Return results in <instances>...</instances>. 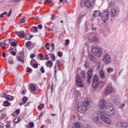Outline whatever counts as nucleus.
Returning <instances> with one entry per match:
<instances>
[{
  "label": "nucleus",
  "mask_w": 128,
  "mask_h": 128,
  "mask_svg": "<svg viewBox=\"0 0 128 128\" xmlns=\"http://www.w3.org/2000/svg\"><path fill=\"white\" fill-rule=\"evenodd\" d=\"M106 112L109 114H107L104 110L100 112V116L102 120L107 124H110L111 122V120L110 118H108L109 116H112L114 114L113 108L112 106L108 107L106 110Z\"/></svg>",
  "instance_id": "1"
},
{
  "label": "nucleus",
  "mask_w": 128,
  "mask_h": 128,
  "mask_svg": "<svg viewBox=\"0 0 128 128\" xmlns=\"http://www.w3.org/2000/svg\"><path fill=\"white\" fill-rule=\"evenodd\" d=\"M86 73L85 72L82 71L80 73V76L77 74L76 78V85L79 87H83L84 85L83 79L86 76Z\"/></svg>",
  "instance_id": "3"
},
{
  "label": "nucleus",
  "mask_w": 128,
  "mask_h": 128,
  "mask_svg": "<svg viewBox=\"0 0 128 128\" xmlns=\"http://www.w3.org/2000/svg\"><path fill=\"white\" fill-rule=\"evenodd\" d=\"M30 88L31 90V91H30L31 92L34 94H36L34 92L36 90V88L33 85H31L30 86Z\"/></svg>",
  "instance_id": "20"
},
{
  "label": "nucleus",
  "mask_w": 128,
  "mask_h": 128,
  "mask_svg": "<svg viewBox=\"0 0 128 128\" xmlns=\"http://www.w3.org/2000/svg\"><path fill=\"white\" fill-rule=\"evenodd\" d=\"M92 52L94 55L98 57L101 56L102 54V49L98 46L93 48L92 49Z\"/></svg>",
  "instance_id": "5"
},
{
  "label": "nucleus",
  "mask_w": 128,
  "mask_h": 128,
  "mask_svg": "<svg viewBox=\"0 0 128 128\" xmlns=\"http://www.w3.org/2000/svg\"><path fill=\"white\" fill-rule=\"evenodd\" d=\"M114 90L113 88L111 85H109L106 88V90L105 91L104 94L107 95L108 94H109L112 92Z\"/></svg>",
  "instance_id": "12"
},
{
  "label": "nucleus",
  "mask_w": 128,
  "mask_h": 128,
  "mask_svg": "<svg viewBox=\"0 0 128 128\" xmlns=\"http://www.w3.org/2000/svg\"><path fill=\"white\" fill-rule=\"evenodd\" d=\"M49 43L48 42H47L45 45V47H47L48 45H49Z\"/></svg>",
  "instance_id": "64"
},
{
  "label": "nucleus",
  "mask_w": 128,
  "mask_h": 128,
  "mask_svg": "<svg viewBox=\"0 0 128 128\" xmlns=\"http://www.w3.org/2000/svg\"><path fill=\"white\" fill-rule=\"evenodd\" d=\"M11 122L10 121H7L6 122V127L7 128H10V124Z\"/></svg>",
  "instance_id": "31"
},
{
  "label": "nucleus",
  "mask_w": 128,
  "mask_h": 128,
  "mask_svg": "<svg viewBox=\"0 0 128 128\" xmlns=\"http://www.w3.org/2000/svg\"><path fill=\"white\" fill-rule=\"evenodd\" d=\"M92 102L88 98H86L84 100V104L82 102H79L78 106V110L82 113H84L87 110L86 107L90 108L92 106Z\"/></svg>",
  "instance_id": "2"
},
{
  "label": "nucleus",
  "mask_w": 128,
  "mask_h": 128,
  "mask_svg": "<svg viewBox=\"0 0 128 128\" xmlns=\"http://www.w3.org/2000/svg\"><path fill=\"white\" fill-rule=\"evenodd\" d=\"M38 55L40 57V60H42L44 59V56L42 54L40 53Z\"/></svg>",
  "instance_id": "30"
},
{
  "label": "nucleus",
  "mask_w": 128,
  "mask_h": 128,
  "mask_svg": "<svg viewBox=\"0 0 128 128\" xmlns=\"http://www.w3.org/2000/svg\"><path fill=\"white\" fill-rule=\"evenodd\" d=\"M20 110L18 109L16 110L15 112H16L17 115H18L20 113Z\"/></svg>",
  "instance_id": "54"
},
{
  "label": "nucleus",
  "mask_w": 128,
  "mask_h": 128,
  "mask_svg": "<svg viewBox=\"0 0 128 128\" xmlns=\"http://www.w3.org/2000/svg\"><path fill=\"white\" fill-rule=\"evenodd\" d=\"M45 56L46 57L44 58L45 59L47 60H48L49 59V58L47 57L48 56V55H46Z\"/></svg>",
  "instance_id": "60"
},
{
  "label": "nucleus",
  "mask_w": 128,
  "mask_h": 128,
  "mask_svg": "<svg viewBox=\"0 0 128 128\" xmlns=\"http://www.w3.org/2000/svg\"><path fill=\"white\" fill-rule=\"evenodd\" d=\"M29 125L31 128H32L34 126V124L32 122H30L29 124Z\"/></svg>",
  "instance_id": "47"
},
{
  "label": "nucleus",
  "mask_w": 128,
  "mask_h": 128,
  "mask_svg": "<svg viewBox=\"0 0 128 128\" xmlns=\"http://www.w3.org/2000/svg\"><path fill=\"white\" fill-rule=\"evenodd\" d=\"M69 40H68L67 39L65 41V45L66 46L67 45L69 44Z\"/></svg>",
  "instance_id": "43"
},
{
  "label": "nucleus",
  "mask_w": 128,
  "mask_h": 128,
  "mask_svg": "<svg viewBox=\"0 0 128 128\" xmlns=\"http://www.w3.org/2000/svg\"><path fill=\"white\" fill-rule=\"evenodd\" d=\"M8 100L12 101L14 100V98L13 96H11L10 95L6 96H4Z\"/></svg>",
  "instance_id": "21"
},
{
  "label": "nucleus",
  "mask_w": 128,
  "mask_h": 128,
  "mask_svg": "<svg viewBox=\"0 0 128 128\" xmlns=\"http://www.w3.org/2000/svg\"><path fill=\"white\" fill-rule=\"evenodd\" d=\"M122 126L124 128H128V124L127 123L122 124Z\"/></svg>",
  "instance_id": "27"
},
{
  "label": "nucleus",
  "mask_w": 128,
  "mask_h": 128,
  "mask_svg": "<svg viewBox=\"0 0 128 128\" xmlns=\"http://www.w3.org/2000/svg\"><path fill=\"white\" fill-rule=\"evenodd\" d=\"M5 52H3L2 54V55L3 56L4 58L6 56V54H5Z\"/></svg>",
  "instance_id": "61"
},
{
  "label": "nucleus",
  "mask_w": 128,
  "mask_h": 128,
  "mask_svg": "<svg viewBox=\"0 0 128 128\" xmlns=\"http://www.w3.org/2000/svg\"><path fill=\"white\" fill-rule=\"evenodd\" d=\"M99 72L100 76L103 79L106 78V77L104 73L103 69H101L100 70Z\"/></svg>",
  "instance_id": "17"
},
{
  "label": "nucleus",
  "mask_w": 128,
  "mask_h": 128,
  "mask_svg": "<svg viewBox=\"0 0 128 128\" xmlns=\"http://www.w3.org/2000/svg\"><path fill=\"white\" fill-rule=\"evenodd\" d=\"M53 84H52L51 86V92L52 93V92L53 91V90H54V86H53Z\"/></svg>",
  "instance_id": "42"
},
{
  "label": "nucleus",
  "mask_w": 128,
  "mask_h": 128,
  "mask_svg": "<svg viewBox=\"0 0 128 128\" xmlns=\"http://www.w3.org/2000/svg\"><path fill=\"white\" fill-rule=\"evenodd\" d=\"M28 100V98L27 97L24 96L22 100L23 102L25 103L27 102Z\"/></svg>",
  "instance_id": "33"
},
{
  "label": "nucleus",
  "mask_w": 128,
  "mask_h": 128,
  "mask_svg": "<svg viewBox=\"0 0 128 128\" xmlns=\"http://www.w3.org/2000/svg\"><path fill=\"white\" fill-rule=\"evenodd\" d=\"M100 82L99 77L97 76H94L92 85L94 88H96L99 86Z\"/></svg>",
  "instance_id": "6"
},
{
  "label": "nucleus",
  "mask_w": 128,
  "mask_h": 128,
  "mask_svg": "<svg viewBox=\"0 0 128 128\" xmlns=\"http://www.w3.org/2000/svg\"><path fill=\"white\" fill-rule=\"evenodd\" d=\"M32 70L31 69L28 67L27 68V72H29Z\"/></svg>",
  "instance_id": "55"
},
{
  "label": "nucleus",
  "mask_w": 128,
  "mask_h": 128,
  "mask_svg": "<svg viewBox=\"0 0 128 128\" xmlns=\"http://www.w3.org/2000/svg\"><path fill=\"white\" fill-rule=\"evenodd\" d=\"M85 66L86 68L88 67L89 66V64L88 62H86L85 63Z\"/></svg>",
  "instance_id": "53"
},
{
  "label": "nucleus",
  "mask_w": 128,
  "mask_h": 128,
  "mask_svg": "<svg viewBox=\"0 0 128 128\" xmlns=\"http://www.w3.org/2000/svg\"><path fill=\"white\" fill-rule=\"evenodd\" d=\"M46 64L47 66L51 67L52 66L53 64L51 60H49L46 63Z\"/></svg>",
  "instance_id": "22"
},
{
  "label": "nucleus",
  "mask_w": 128,
  "mask_h": 128,
  "mask_svg": "<svg viewBox=\"0 0 128 128\" xmlns=\"http://www.w3.org/2000/svg\"><path fill=\"white\" fill-rule=\"evenodd\" d=\"M8 62L10 64H13L14 60L13 59L11 58H10L8 59Z\"/></svg>",
  "instance_id": "26"
},
{
  "label": "nucleus",
  "mask_w": 128,
  "mask_h": 128,
  "mask_svg": "<svg viewBox=\"0 0 128 128\" xmlns=\"http://www.w3.org/2000/svg\"><path fill=\"white\" fill-rule=\"evenodd\" d=\"M104 62L106 64H108L111 62L110 57L109 55L106 54L104 56L102 59Z\"/></svg>",
  "instance_id": "8"
},
{
  "label": "nucleus",
  "mask_w": 128,
  "mask_h": 128,
  "mask_svg": "<svg viewBox=\"0 0 128 128\" xmlns=\"http://www.w3.org/2000/svg\"><path fill=\"white\" fill-rule=\"evenodd\" d=\"M111 14L112 16H116L118 14V11L114 9L111 10Z\"/></svg>",
  "instance_id": "19"
},
{
  "label": "nucleus",
  "mask_w": 128,
  "mask_h": 128,
  "mask_svg": "<svg viewBox=\"0 0 128 128\" xmlns=\"http://www.w3.org/2000/svg\"><path fill=\"white\" fill-rule=\"evenodd\" d=\"M106 102L104 99L100 100L98 103V107L101 109H104L106 108Z\"/></svg>",
  "instance_id": "9"
},
{
  "label": "nucleus",
  "mask_w": 128,
  "mask_h": 128,
  "mask_svg": "<svg viewBox=\"0 0 128 128\" xmlns=\"http://www.w3.org/2000/svg\"><path fill=\"white\" fill-rule=\"evenodd\" d=\"M56 63L57 65L58 66H60L61 65L60 64V62L59 60H58L56 61Z\"/></svg>",
  "instance_id": "41"
},
{
  "label": "nucleus",
  "mask_w": 128,
  "mask_h": 128,
  "mask_svg": "<svg viewBox=\"0 0 128 128\" xmlns=\"http://www.w3.org/2000/svg\"><path fill=\"white\" fill-rule=\"evenodd\" d=\"M26 38L28 40H30V35L29 34H27L26 36Z\"/></svg>",
  "instance_id": "37"
},
{
  "label": "nucleus",
  "mask_w": 128,
  "mask_h": 128,
  "mask_svg": "<svg viewBox=\"0 0 128 128\" xmlns=\"http://www.w3.org/2000/svg\"><path fill=\"white\" fill-rule=\"evenodd\" d=\"M10 103L8 101H6L4 102L3 105L5 106H8L10 105Z\"/></svg>",
  "instance_id": "23"
},
{
  "label": "nucleus",
  "mask_w": 128,
  "mask_h": 128,
  "mask_svg": "<svg viewBox=\"0 0 128 128\" xmlns=\"http://www.w3.org/2000/svg\"><path fill=\"white\" fill-rule=\"evenodd\" d=\"M16 44L15 42H13L11 43V46H16Z\"/></svg>",
  "instance_id": "57"
},
{
  "label": "nucleus",
  "mask_w": 128,
  "mask_h": 128,
  "mask_svg": "<svg viewBox=\"0 0 128 128\" xmlns=\"http://www.w3.org/2000/svg\"><path fill=\"white\" fill-rule=\"evenodd\" d=\"M35 56V55L34 54H31L30 55V58H33Z\"/></svg>",
  "instance_id": "52"
},
{
  "label": "nucleus",
  "mask_w": 128,
  "mask_h": 128,
  "mask_svg": "<svg viewBox=\"0 0 128 128\" xmlns=\"http://www.w3.org/2000/svg\"><path fill=\"white\" fill-rule=\"evenodd\" d=\"M58 55L59 57H61L62 56V52L60 51H59L58 52Z\"/></svg>",
  "instance_id": "38"
},
{
  "label": "nucleus",
  "mask_w": 128,
  "mask_h": 128,
  "mask_svg": "<svg viewBox=\"0 0 128 128\" xmlns=\"http://www.w3.org/2000/svg\"><path fill=\"white\" fill-rule=\"evenodd\" d=\"M6 45V44L5 43V41H4L3 42H0V46H2V47L3 49L5 48V46Z\"/></svg>",
  "instance_id": "24"
},
{
  "label": "nucleus",
  "mask_w": 128,
  "mask_h": 128,
  "mask_svg": "<svg viewBox=\"0 0 128 128\" xmlns=\"http://www.w3.org/2000/svg\"><path fill=\"white\" fill-rule=\"evenodd\" d=\"M101 15V13L99 10H95L94 11V13L92 15V17H95L100 16Z\"/></svg>",
  "instance_id": "18"
},
{
  "label": "nucleus",
  "mask_w": 128,
  "mask_h": 128,
  "mask_svg": "<svg viewBox=\"0 0 128 128\" xmlns=\"http://www.w3.org/2000/svg\"><path fill=\"white\" fill-rule=\"evenodd\" d=\"M31 42L30 41H28L26 43V45L28 46H30Z\"/></svg>",
  "instance_id": "39"
},
{
  "label": "nucleus",
  "mask_w": 128,
  "mask_h": 128,
  "mask_svg": "<svg viewBox=\"0 0 128 128\" xmlns=\"http://www.w3.org/2000/svg\"><path fill=\"white\" fill-rule=\"evenodd\" d=\"M6 116L4 114H2L1 116V119H2L5 118Z\"/></svg>",
  "instance_id": "51"
},
{
  "label": "nucleus",
  "mask_w": 128,
  "mask_h": 128,
  "mask_svg": "<svg viewBox=\"0 0 128 128\" xmlns=\"http://www.w3.org/2000/svg\"><path fill=\"white\" fill-rule=\"evenodd\" d=\"M56 16L54 15H52V17L51 18V20H55L56 19Z\"/></svg>",
  "instance_id": "48"
},
{
  "label": "nucleus",
  "mask_w": 128,
  "mask_h": 128,
  "mask_svg": "<svg viewBox=\"0 0 128 128\" xmlns=\"http://www.w3.org/2000/svg\"><path fill=\"white\" fill-rule=\"evenodd\" d=\"M11 53L12 55L15 56L16 54V52L14 51H11Z\"/></svg>",
  "instance_id": "50"
},
{
  "label": "nucleus",
  "mask_w": 128,
  "mask_h": 128,
  "mask_svg": "<svg viewBox=\"0 0 128 128\" xmlns=\"http://www.w3.org/2000/svg\"><path fill=\"white\" fill-rule=\"evenodd\" d=\"M94 3V0H82L80 5L82 6H85L90 10L93 8Z\"/></svg>",
  "instance_id": "4"
},
{
  "label": "nucleus",
  "mask_w": 128,
  "mask_h": 128,
  "mask_svg": "<svg viewBox=\"0 0 128 128\" xmlns=\"http://www.w3.org/2000/svg\"><path fill=\"white\" fill-rule=\"evenodd\" d=\"M93 121L96 123H98L100 122V120L99 117L97 115L96 116L94 115L92 117Z\"/></svg>",
  "instance_id": "14"
},
{
  "label": "nucleus",
  "mask_w": 128,
  "mask_h": 128,
  "mask_svg": "<svg viewBox=\"0 0 128 128\" xmlns=\"http://www.w3.org/2000/svg\"><path fill=\"white\" fill-rule=\"evenodd\" d=\"M50 54L51 55H52V56L51 58L52 59V61H54L55 60V57L54 55L52 54Z\"/></svg>",
  "instance_id": "34"
},
{
  "label": "nucleus",
  "mask_w": 128,
  "mask_h": 128,
  "mask_svg": "<svg viewBox=\"0 0 128 128\" xmlns=\"http://www.w3.org/2000/svg\"><path fill=\"white\" fill-rule=\"evenodd\" d=\"M92 27H91V29H92L93 30H94L95 31H96V27H94L93 26V25L92 24Z\"/></svg>",
  "instance_id": "49"
},
{
  "label": "nucleus",
  "mask_w": 128,
  "mask_h": 128,
  "mask_svg": "<svg viewBox=\"0 0 128 128\" xmlns=\"http://www.w3.org/2000/svg\"><path fill=\"white\" fill-rule=\"evenodd\" d=\"M36 19V20H38L39 19V17L38 16H36L35 17Z\"/></svg>",
  "instance_id": "62"
},
{
  "label": "nucleus",
  "mask_w": 128,
  "mask_h": 128,
  "mask_svg": "<svg viewBox=\"0 0 128 128\" xmlns=\"http://www.w3.org/2000/svg\"><path fill=\"white\" fill-rule=\"evenodd\" d=\"M54 44L53 43H52L51 44V47L52 50H54Z\"/></svg>",
  "instance_id": "44"
},
{
  "label": "nucleus",
  "mask_w": 128,
  "mask_h": 128,
  "mask_svg": "<svg viewBox=\"0 0 128 128\" xmlns=\"http://www.w3.org/2000/svg\"><path fill=\"white\" fill-rule=\"evenodd\" d=\"M124 106L125 104H122L120 107V108L122 109V108L123 107H124Z\"/></svg>",
  "instance_id": "59"
},
{
  "label": "nucleus",
  "mask_w": 128,
  "mask_h": 128,
  "mask_svg": "<svg viewBox=\"0 0 128 128\" xmlns=\"http://www.w3.org/2000/svg\"><path fill=\"white\" fill-rule=\"evenodd\" d=\"M15 33L20 38H24V37L25 33L24 31H21L18 32L15 31Z\"/></svg>",
  "instance_id": "13"
},
{
  "label": "nucleus",
  "mask_w": 128,
  "mask_h": 128,
  "mask_svg": "<svg viewBox=\"0 0 128 128\" xmlns=\"http://www.w3.org/2000/svg\"><path fill=\"white\" fill-rule=\"evenodd\" d=\"M24 52L22 50L19 52L18 56L16 57L18 60L23 64L24 62Z\"/></svg>",
  "instance_id": "7"
},
{
  "label": "nucleus",
  "mask_w": 128,
  "mask_h": 128,
  "mask_svg": "<svg viewBox=\"0 0 128 128\" xmlns=\"http://www.w3.org/2000/svg\"><path fill=\"white\" fill-rule=\"evenodd\" d=\"M40 70L42 72V73H44L45 72V70L44 69V68L43 66H42L41 67L40 69Z\"/></svg>",
  "instance_id": "40"
},
{
  "label": "nucleus",
  "mask_w": 128,
  "mask_h": 128,
  "mask_svg": "<svg viewBox=\"0 0 128 128\" xmlns=\"http://www.w3.org/2000/svg\"><path fill=\"white\" fill-rule=\"evenodd\" d=\"M25 104V103L24 102H21L20 103V106H21L23 104Z\"/></svg>",
  "instance_id": "63"
},
{
  "label": "nucleus",
  "mask_w": 128,
  "mask_h": 128,
  "mask_svg": "<svg viewBox=\"0 0 128 128\" xmlns=\"http://www.w3.org/2000/svg\"><path fill=\"white\" fill-rule=\"evenodd\" d=\"M92 69H90L88 70L87 72V76L86 78V79L88 80V82L89 83L90 82L92 76Z\"/></svg>",
  "instance_id": "11"
},
{
  "label": "nucleus",
  "mask_w": 128,
  "mask_h": 128,
  "mask_svg": "<svg viewBox=\"0 0 128 128\" xmlns=\"http://www.w3.org/2000/svg\"><path fill=\"white\" fill-rule=\"evenodd\" d=\"M4 126L3 124L2 123H0V128H3Z\"/></svg>",
  "instance_id": "56"
},
{
  "label": "nucleus",
  "mask_w": 128,
  "mask_h": 128,
  "mask_svg": "<svg viewBox=\"0 0 128 128\" xmlns=\"http://www.w3.org/2000/svg\"><path fill=\"white\" fill-rule=\"evenodd\" d=\"M109 14V12L108 11H104L102 13V20L105 21L108 20Z\"/></svg>",
  "instance_id": "10"
},
{
  "label": "nucleus",
  "mask_w": 128,
  "mask_h": 128,
  "mask_svg": "<svg viewBox=\"0 0 128 128\" xmlns=\"http://www.w3.org/2000/svg\"><path fill=\"white\" fill-rule=\"evenodd\" d=\"M33 67L34 68H36L38 67V64H35L32 65Z\"/></svg>",
  "instance_id": "45"
},
{
  "label": "nucleus",
  "mask_w": 128,
  "mask_h": 128,
  "mask_svg": "<svg viewBox=\"0 0 128 128\" xmlns=\"http://www.w3.org/2000/svg\"><path fill=\"white\" fill-rule=\"evenodd\" d=\"M84 128H91L90 126L89 125H84L83 126Z\"/></svg>",
  "instance_id": "46"
},
{
  "label": "nucleus",
  "mask_w": 128,
  "mask_h": 128,
  "mask_svg": "<svg viewBox=\"0 0 128 128\" xmlns=\"http://www.w3.org/2000/svg\"><path fill=\"white\" fill-rule=\"evenodd\" d=\"M38 27L39 29H41L42 28V24H39L38 26Z\"/></svg>",
  "instance_id": "58"
},
{
  "label": "nucleus",
  "mask_w": 128,
  "mask_h": 128,
  "mask_svg": "<svg viewBox=\"0 0 128 128\" xmlns=\"http://www.w3.org/2000/svg\"><path fill=\"white\" fill-rule=\"evenodd\" d=\"M89 58L91 61H92L94 62H96V59L94 56L91 53H90L88 54Z\"/></svg>",
  "instance_id": "15"
},
{
  "label": "nucleus",
  "mask_w": 128,
  "mask_h": 128,
  "mask_svg": "<svg viewBox=\"0 0 128 128\" xmlns=\"http://www.w3.org/2000/svg\"><path fill=\"white\" fill-rule=\"evenodd\" d=\"M44 105L43 104H41L38 106V108L40 109H41L44 107Z\"/></svg>",
  "instance_id": "35"
},
{
  "label": "nucleus",
  "mask_w": 128,
  "mask_h": 128,
  "mask_svg": "<svg viewBox=\"0 0 128 128\" xmlns=\"http://www.w3.org/2000/svg\"><path fill=\"white\" fill-rule=\"evenodd\" d=\"M93 38L92 39H90L91 40L90 42H92L93 41L94 42H97L98 40V38L95 36H93Z\"/></svg>",
  "instance_id": "25"
},
{
  "label": "nucleus",
  "mask_w": 128,
  "mask_h": 128,
  "mask_svg": "<svg viewBox=\"0 0 128 128\" xmlns=\"http://www.w3.org/2000/svg\"><path fill=\"white\" fill-rule=\"evenodd\" d=\"M25 19V18L24 17V16L22 17V18L21 19V20H20V22L21 23H23L25 21V20H24V19Z\"/></svg>",
  "instance_id": "36"
},
{
  "label": "nucleus",
  "mask_w": 128,
  "mask_h": 128,
  "mask_svg": "<svg viewBox=\"0 0 128 128\" xmlns=\"http://www.w3.org/2000/svg\"><path fill=\"white\" fill-rule=\"evenodd\" d=\"M20 120V119L18 118H16L14 119L13 120V122L14 123H17L19 122Z\"/></svg>",
  "instance_id": "28"
},
{
  "label": "nucleus",
  "mask_w": 128,
  "mask_h": 128,
  "mask_svg": "<svg viewBox=\"0 0 128 128\" xmlns=\"http://www.w3.org/2000/svg\"><path fill=\"white\" fill-rule=\"evenodd\" d=\"M82 126V124L81 123L76 122L72 126V128H80Z\"/></svg>",
  "instance_id": "16"
},
{
  "label": "nucleus",
  "mask_w": 128,
  "mask_h": 128,
  "mask_svg": "<svg viewBox=\"0 0 128 128\" xmlns=\"http://www.w3.org/2000/svg\"><path fill=\"white\" fill-rule=\"evenodd\" d=\"M107 70L108 71V72H113V69L112 68H110V67H108L107 68Z\"/></svg>",
  "instance_id": "32"
},
{
  "label": "nucleus",
  "mask_w": 128,
  "mask_h": 128,
  "mask_svg": "<svg viewBox=\"0 0 128 128\" xmlns=\"http://www.w3.org/2000/svg\"><path fill=\"white\" fill-rule=\"evenodd\" d=\"M38 28L37 27L35 26L34 27V29H31V30L33 32H38Z\"/></svg>",
  "instance_id": "29"
}]
</instances>
